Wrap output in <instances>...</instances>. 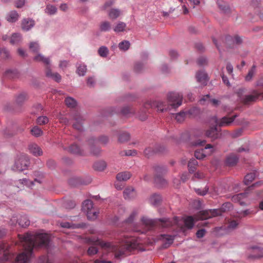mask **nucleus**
<instances>
[{
    "instance_id": "nucleus-1",
    "label": "nucleus",
    "mask_w": 263,
    "mask_h": 263,
    "mask_svg": "<svg viewBox=\"0 0 263 263\" xmlns=\"http://www.w3.org/2000/svg\"><path fill=\"white\" fill-rule=\"evenodd\" d=\"M18 237L23 242L24 251L16 257V263H27L31 256L33 247L47 246L49 241L47 234L32 235L28 233L24 236L18 235Z\"/></svg>"
},
{
    "instance_id": "nucleus-2",
    "label": "nucleus",
    "mask_w": 263,
    "mask_h": 263,
    "mask_svg": "<svg viewBox=\"0 0 263 263\" xmlns=\"http://www.w3.org/2000/svg\"><path fill=\"white\" fill-rule=\"evenodd\" d=\"M84 242L88 245H99L103 249H108L115 252V256L117 258L124 257L133 250L136 249L138 243L135 241H126L121 245H113L110 242L101 241L98 238H86Z\"/></svg>"
},
{
    "instance_id": "nucleus-3",
    "label": "nucleus",
    "mask_w": 263,
    "mask_h": 263,
    "mask_svg": "<svg viewBox=\"0 0 263 263\" xmlns=\"http://www.w3.org/2000/svg\"><path fill=\"white\" fill-rule=\"evenodd\" d=\"M183 96L179 93L171 92L167 95L168 107L173 109H176L182 103Z\"/></svg>"
},
{
    "instance_id": "nucleus-4",
    "label": "nucleus",
    "mask_w": 263,
    "mask_h": 263,
    "mask_svg": "<svg viewBox=\"0 0 263 263\" xmlns=\"http://www.w3.org/2000/svg\"><path fill=\"white\" fill-rule=\"evenodd\" d=\"M244 90L240 89L237 92L240 100L245 105H249L252 102H255L260 96H261V92H258L256 90H254L252 91V94L249 95H246L243 97L241 96L243 93Z\"/></svg>"
},
{
    "instance_id": "nucleus-5",
    "label": "nucleus",
    "mask_w": 263,
    "mask_h": 263,
    "mask_svg": "<svg viewBox=\"0 0 263 263\" xmlns=\"http://www.w3.org/2000/svg\"><path fill=\"white\" fill-rule=\"evenodd\" d=\"M29 165V160L28 158L25 155L22 154H19L16 157L13 169L22 171L26 170Z\"/></svg>"
},
{
    "instance_id": "nucleus-6",
    "label": "nucleus",
    "mask_w": 263,
    "mask_h": 263,
    "mask_svg": "<svg viewBox=\"0 0 263 263\" xmlns=\"http://www.w3.org/2000/svg\"><path fill=\"white\" fill-rule=\"evenodd\" d=\"M216 3L221 13L228 16L231 15L233 9L228 2L223 0H217Z\"/></svg>"
},
{
    "instance_id": "nucleus-7",
    "label": "nucleus",
    "mask_w": 263,
    "mask_h": 263,
    "mask_svg": "<svg viewBox=\"0 0 263 263\" xmlns=\"http://www.w3.org/2000/svg\"><path fill=\"white\" fill-rule=\"evenodd\" d=\"M149 107L152 108H156L158 110L160 111L161 112H163L171 109V108H169L168 106L166 107V105L164 102L160 101L148 102L144 105V108L145 109H147Z\"/></svg>"
},
{
    "instance_id": "nucleus-8",
    "label": "nucleus",
    "mask_w": 263,
    "mask_h": 263,
    "mask_svg": "<svg viewBox=\"0 0 263 263\" xmlns=\"http://www.w3.org/2000/svg\"><path fill=\"white\" fill-rule=\"evenodd\" d=\"M237 117V115H235L231 117H228L227 116L221 118L219 120L216 117H214L215 123L217 125L220 127L230 126Z\"/></svg>"
},
{
    "instance_id": "nucleus-9",
    "label": "nucleus",
    "mask_w": 263,
    "mask_h": 263,
    "mask_svg": "<svg viewBox=\"0 0 263 263\" xmlns=\"http://www.w3.org/2000/svg\"><path fill=\"white\" fill-rule=\"evenodd\" d=\"M91 181L90 178L84 179L81 177L73 176L69 179L68 183L71 186H75L78 185H87L90 183Z\"/></svg>"
},
{
    "instance_id": "nucleus-10",
    "label": "nucleus",
    "mask_w": 263,
    "mask_h": 263,
    "mask_svg": "<svg viewBox=\"0 0 263 263\" xmlns=\"http://www.w3.org/2000/svg\"><path fill=\"white\" fill-rule=\"evenodd\" d=\"M252 253L248 255V258L252 259H257L263 258V248L257 246H252L250 248Z\"/></svg>"
},
{
    "instance_id": "nucleus-11",
    "label": "nucleus",
    "mask_w": 263,
    "mask_h": 263,
    "mask_svg": "<svg viewBox=\"0 0 263 263\" xmlns=\"http://www.w3.org/2000/svg\"><path fill=\"white\" fill-rule=\"evenodd\" d=\"M159 239L163 242L161 249H167L173 243L174 237L171 235L163 234L160 236Z\"/></svg>"
},
{
    "instance_id": "nucleus-12",
    "label": "nucleus",
    "mask_w": 263,
    "mask_h": 263,
    "mask_svg": "<svg viewBox=\"0 0 263 263\" xmlns=\"http://www.w3.org/2000/svg\"><path fill=\"white\" fill-rule=\"evenodd\" d=\"M242 43V40L238 35H235L233 38L229 37L226 40V46L228 48H234V45H240Z\"/></svg>"
},
{
    "instance_id": "nucleus-13",
    "label": "nucleus",
    "mask_w": 263,
    "mask_h": 263,
    "mask_svg": "<svg viewBox=\"0 0 263 263\" xmlns=\"http://www.w3.org/2000/svg\"><path fill=\"white\" fill-rule=\"evenodd\" d=\"M205 135L211 138L212 141L217 139L220 137L221 134L219 133L216 126L210 127L206 131Z\"/></svg>"
},
{
    "instance_id": "nucleus-14",
    "label": "nucleus",
    "mask_w": 263,
    "mask_h": 263,
    "mask_svg": "<svg viewBox=\"0 0 263 263\" xmlns=\"http://www.w3.org/2000/svg\"><path fill=\"white\" fill-rule=\"evenodd\" d=\"M28 148L29 152L34 156L38 157L43 154L42 149L35 143H30L28 145Z\"/></svg>"
},
{
    "instance_id": "nucleus-15",
    "label": "nucleus",
    "mask_w": 263,
    "mask_h": 263,
    "mask_svg": "<svg viewBox=\"0 0 263 263\" xmlns=\"http://www.w3.org/2000/svg\"><path fill=\"white\" fill-rule=\"evenodd\" d=\"M247 197V193H243L236 194L232 197V200L235 202H238L241 205H246V199Z\"/></svg>"
},
{
    "instance_id": "nucleus-16",
    "label": "nucleus",
    "mask_w": 263,
    "mask_h": 263,
    "mask_svg": "<svg viewBox=\"0 0 263 263\" xmlns=\"http://www.w3.org/2000/svg\"><path fill=\"white\" fill-rule=\"evenodd\" d=\"M199 112V109L197 108H194L192 109H190L187 111V112H185L184 111H181L176 115V119L178 122H182L184 119L186 114L189 115H192L194 112Z\"/></svg>"
},
{
    "instance_id": "nucleus-17",
    "label": "nucleus",
    "mask_w": 263,
    "mask_h": 263,
    "mask_svg": "<svg viewBox=\"0 0 263 263\" xmlns=\"http://www.w3.org/2000/svg\"><path fill=\"white\" fill-rule=\"evenodd\" d=\"M197 81L202 85H205L208 81V74L204 71H199L196 73Z\"/></svg>"
},
{
    "instance_id": "nucleus-18",
    "label": "nucleus",
    "mask_w": 263,
    "mask_h": 263,
    "mask_svg": "<svg viewBox=\"0 0 263 263\" xmlns=\"http://www.w3.org/2000/svg\"><path fill=\"white\" fill-rule=\"evenodd\" d=\"M97 141L93 138H91L87 140V143L90 148V152L95 156H98L100 154L101 151L98 147L95 146V144Z\"/></svg>"
},
{
    "instance_id": "nucleus-19",
    "label": "nucleus",
    "mask_w": 263,
    "mask_h": 263,
    "mask_svg": "<svg viewBox=\"0 0 263 263\" xmlns=\"http://www.w3.org/2000/svg\"><path fill=\"white\" fill-rule=\"evenodd\" d=\"M212 218V216L210 214V211H200L195 216V221L198 220H203L205 219H207L209 218Z\"/></svg>"
},
{
    "instance_id": "nucleus-20",
    "label": "nucleus",
    "mask_w": 263,
    "mask_h": 263,
    "mask_svg": "<svg viewBox=\"0 0 263 263\" xmlns=\"http://www.w3.org/2000/svg\"><path fill=\"white\" fill-rule=\"evenodd\" d=\"M76 122L72 125L73 127L79 132H82L84 130V127L82 123V118L78 115H76L73 117Z\"/></svg>"
},
{
    "instance_id": "nucleus-21",
    "label": "nucleus",
    "mask_w": 263,
    "mask_h": 263,
    "mask_svg": "<svg viewBox=\"0 0 263 263\" xmlns=\"http://www.w3.org/2000/svg\"><path fill=\"white\" fill-rule=\"evenodd\" d=\"M65 150H67L69 153L78 155H83V151L77 144H72L69 148H64Z\"/></svg>"
},
{
    "instance_id": "nucleus-22",
    "label": "nucleus",
    "mask_w": 263,
    "mask_h": 263,
    "mask_svg": "<svg viewBox=\"0 0 263 263\" xmlns=\"http://www.w3.org/2000/svg\"><path fill=\"white\" fill-rule=\"evenodd\" d=\"M120 113L122 116L128 117L130 115H135L136 111L133 107L126 106L121 109Z\"/></svg>"
},
{
    "instance_id": "nucleus-23",
    "label": "nucleus",
    "mask_w": 263,
    "mask_h": 263,
    "mask_svg": "<svg viewBox=\"0 0 263 263\" xmlns=\"http://www.w3.org/2000/svg\"><path fill=\"white\" fill-rule=\"evenodd\" d=\"M136 195L135 189L133 187H127L123 192V196L125 199H129L134 198Z\"/></svg>"
},
{
    "instance_id": "nucleus-24",
    "label": "nucleus",
    "mask_w": 263,
    "mask_h": 263,
    "mask_svg": "<svg viewBox=\"0 0 263 263\" xmlns=\"http://www.w3.org/2000/svg\"><path fill=\"white\" fill-rule=\"evenodd\" d=\"M141 220L143 224L148 229L154 227L157 224L156 220L149 219L145 217H142Z\"/></svg>"
},
{
    "instance_id": "nucleus-25",
    "label": "nucleus",
    "mask_w": 263,
    "mask_h": 263,
    "mask_svg": "<svg viewBox=\"0 0 263 263\" xmlns=\"http://www.w3.org/2000/svg\"><path fill=\"white\" fill-rule=\"evenodd\" d=\"M238 157L234 155H230L226 159V164L228 166H233L235 165L238 161Z\"/></svg>"
},
{
    "instance_id": "nucleus-26",
    "label": "nucleus",
    "mask_w": 263,
    "mask_h": 263,
    "mask_svg": "<svg viewBox=\"0 0 263 263\" xmlns=\"http://www.w3.org/2000/svg\"><path fill=\"white\" fill-rule=\"evenodd\" d=\"M34 25V21L29 18H25L22 21V28L23 30L28 31Z\"/></svg>"
},
{
    "instance_id": "nucleus-27",
    "label": "nucleus",
    "mask_w": 263,
    "mask_h": 263,
    "mask_svg": "<svg viewBox=\"0 0 263 263\" xmlns=\"http://www.w3.org/2000/svg\"><path fill=\"white\" fill-rule=\"evenodd\" d=\"M155 183L159 187L165 186L167 184V181L161 175L155 176Z\"/></svg>"
},
{
    "instance_id": "nucleus-28",
    "label": "nucleus",
    "mask_w": 263,
    "mask_h": 263,
    "mask_svg": "<svg viewBox=\"0 0 263 263\" xmlns=\"http://www.w3.org/2000/svg\"><path fill=\"white\" fill-rule=\"evenodd\" d=\"M195 219L192 216H187L184 218L183 222L185 227L188 229H192L194 226Z\"/></svg>"
},
{
    "instance_id": "nucleus-29",
    "label": "nucleus",
    "mask_w": 263,
    "mask_h": 263,
    "mask_svg": "<svg viewBox=\"0 0 263 263\" xmlns=\"http://www.w3.org/2000/svg\"><path fill=\"white\" fill-rule=\"evenodd\" d=\"M106 163L104 161H99L96 162L93 165V167L95 170L102 172L104 171L106 167Z\"/></svg>"
},
{
    "instance_id": "nucleus-30",
    "label": "nucleus",
    "mask_w": 263,
    "mask_h": 263,
    "mask_svg": "<svg viewBox=\"0 0 263 263\" xmlns=\"http://www.w3.org/2000/svg\"><path fill=\"white\" fill-rule=\"evenodd\" d=\"M131 177V174L128 172H124L118 173L116 176V178L118 181H123L129 179Z\"/></svg>"
},
{
    "instance_id": "nucleus-31",
    "label": "nucleus",
    "mask_w": 263,
    "mask_h": 263,
    "mask_svg": "<svg viewBox=\"0 0 263 263\" xmlns=\"http://www.w3.org/2000/svg\"><path fill=\"white\" fill-rule=\"evenodd\" d=\"M93 209V202L90 200H85L82 204V210L84 213Z\"/></svg>"
},
{
    "instance_id": "nucleus-32",
    "label": "nucleus",
    "mask_w": 263,
    "mask_h": 263,
    "mask_svg": "<svg viewBox=\"0 0 263 263\" xmlns=\"http://www.w3.org/2000/svg\"><path fill=\"white\" fill-rule=\"evenodd\" d=\"M154 168L155 172V176L166 173L167 171L166 167L159 165L154 166Z\"/></svg>"
},
{
    "instance_id": "nucleus-33",
    "label": "nucleus",
    "mask_w": 263,
    "mask_h": 263,
    "mask_svg": "<svg viewBox=\"0 0 263 263\" xmlns=\"http://www.w3.org/2000/svg\"><path fill=\"white\" fill-rule=\"evenodd\" d=\"M18 16L16 11H12L8 14L7 20L9 22L13 23L18 20Z\"/></svg>"
},
{
    "instance_id": "nucleus-34",
    "label": "nucleus",
    "mask_w": 263,
    "mask_h": 263,
    "mask_svg": "<svg viewBox=\"0 0 263 263\" xmlns=\"http://www.w3.org/2000/svg\"><path fill=\"white\" fill-rule=\"evenodd\" d=\"M67 106L69 108H74L77 105V101L72 97H67L65 100Z\"/></svg>"
},
{
    "instance_id": "nucleus-35",
    "label": "nucleus",
    "mask_w": 263,
    "mask_h": 263,
    "mask_svg": "<svg viewBox=\"0 0 263 263\" xmlns=\"http://www.w3.org/2000/svg\"><path fill=\"white\" fill-rule=\"evenodd\" d=\"M18 222L22 227H26L30 224V221L26 216H21L18 219Z\"/></svg>"
},
{
    "instance_id": "nucleus-36",
    "label": "nucleus",
    "mask_w": 263,
    "mask_h": 263,
    "mask_svg": "<svg viewBox=\"0 0 263 263\" xmlns=\"http://www.w3.org/2000/svg\"><path fill=\"white\" fill-rule=\"evenodd\" d=\"M198 165V162L195 159H192L188 163L189 173H192L196 170V166Z\"/></svg>"
},
{
    "instance_id": "nucleus-37",
    "label": "nucleus",
    "mask_w": 263,
    "mask_h": 263,
    "mask_svg": "<svg viewBox=\"0 0 263 263\" xmlns=\"http://www.w3.org/2000/svg\"><path fill=\"white\" fill-rule=\"evenodd\" d=\"M27 100V95L25 93H21L17 96L16 102L17 105H22Z\"/></svg>"
},
{
    "instance_id": "nucleus-38",
    "label": "nucleus",
    "mask_w": 263,
    "mask_h": 263,
    "mask_svg": "<svg viewBox=\"0 0 263 263\" xmlns=\"http://www.w3.org/2000/svg\"><path fill=\"white\" fill-rule=\"evenodd\" d=\"M256 71V66L253 65L251 68L249 70L247 76L245 77V80L246 81H250L254 77Z\"/></svg>"
},
{
    "instance_id": "nucleus-39",
    "label": "nucleus",
    "mask_w": 263,
    "mask_h": 263,
    "mask_svg": "<svg viewBox=\"0 0 263 263\" xmlns=\"http://www.w3.org/2000/svg\"><path fill=\"white\" fill-rule=\"evenodd\" d=\"M34 60L38 62H42L46 65H49L50 64V60L48 58L44 57L43 55L39 54L34 57Z\"/></svg>"
},
{
    "instance_id": "nucleus-40",
    "label": "nucleus",
    "mask_w": 263,
    "mask_h": 263,
    "mask_svg": "<svg viewBox=\"0 0 263 263\" xmlns=\"http://www.w3.org/2000/svg\"><path fill=\"white\" fill-rule=\"evenodd\" d=\"M88 219L90 220H95L97 219L98 215V212L94 209L85 213Z\"/></svg>"
},
{
    "instance_id": "nucleus-41",
    "label": "nucleus",
    "mask_w": 263,
    "mask_h": 263,
    "mask_svg": "<svg viewBox=\"0 0 263 263\" xmlns=\"http://www.w3.org/2000/svg\"><path fill=\"white\" fill-rule=\"evenodd\" d=\"M120 14V11L117 9H111L108 13L109 17L112 20H115L119 16Z\"/></svg>"
},
{
    "instance_id": "nucleus-42",
    "label": "nucleus",
    "mask_w": 263,
    "mask_h": 263,
    "mask_svg": "<svg viewBox=\"0 0 263 263\" xmlns=\"http://www.w3.org/2000/svg\"><path fill=\"white\" fill-rule=\"evenodd\" d=\"M130 139V135L127 133H123L119 135L118 141L120 143L127 142Z\"/></svg>"
},
{
    "instance_id": "nucleus-43",
    "label": "nucleus",
    "mask_w": 263,
    "mask_h": 263,
    "mask_svg": "<svg viewBox=\"0 0 263 263\" xmlns=\"http://www.w3.org/2000/svg\"><path fill=\"white\" fill-rule=\"evenodd\" d=\"M30 132L31 134L35 137H39L42 136L43 134L42 129L36 126L33 127Z\"/></svg>"
},
{
    "instance_id": "nucleus-44",
    "label": "nucleus",
    "mask_w": 263,
    "mask_h": 263,
    "mask_svg": "<svg viewBox=\"0 0 263 263\" xmlns=\"http://www.w3.org/2000/svg\"><path fill=\"white\" fill-rule=\"evenodd\" d=\"M21 40V35L18 33H13L10 39V43L12 44H17Z\"/></svg>"
},
{
    "instance_id": "nucleus-45",
    "label": "nucleus",
    "mask_w": 263,
    "mask_h": 263,
    "mask_svg": "<svg viewBox=\"0 0 263 263\" xmlns=\"http://www.w3.org/2000/svg\"><path fill=\"white\" fill-rule=\"evenodd\" d=\"M255 178V174L254 173L248 174L245 177L244 182L246 185L249 184L253 181Z\"/></svg>"
},
{
    "instance_id": "nucleus-46",
    "label": "nucleus",
    "mask_w": 263,
    "mask_h": 263,
    "mask_svg": "<svg viewBox=\"0 0 263 263\" xmlns=\"http://www.w3.org/2000/svg\"><path fill=\"white\" fill-rule=\"evenodd\" d=\"M130 45L129 42L125 40L119 43V47L122 50L126 51L129 49Z\"/></svg>"
},
{
    "instance_id": "nucleus-47",
    "label": "nucleus",
    "mask_w": 263,
    "mask_h": 263,
    "mask_svg": "<svg viewBox=\"0 0 263 263\" xmlns=\"http://www.w3.org/2000/svg\"><path fill=\"white\" fill-rule=\"evenodd\" d=\"M126 27V24L123 22H119L114 28V30L115 32H119L124 31Z\"/></svg>"
},
{
    "instance_id": "nucleus-48",
    "label": "nucleus",
    "mask_w": 263,
    "mask_h": 263,
    "mask_svg": "<svg viewBox=\"0 0 263 263\" xmlns=\"http://www.w3.org/2000/svg\"><path fill=\"white\" fill-rule=\"evenodd\" d=\"M60 226L62 228H72V229H75L80 228L81 227L80 224H72L70 222H65L60 223Z\"/></svg>"
},
{
    "instance_id": "nucleus-49",
    "label": "nucleus",
    "mask_w": 263,
    "mask_h": 263,
    "mask_svg": "<svg viewBox=\"0 0 263 263\" xmlns=\"http://www.w3.org/2000/svg\"><path fill=\"white\" fill-rule=\"evenodd\" d=\"M161 201V196L159 195L154 194L151 197V202L154 205L159 204Z\"/></svg>"
},
{
    "instance_id": "nucleus-50",
    "label": "nucleus",
    "mask_w": 263,
    "mask_h": 263,
    "mask_svg": "<svg viewBox=\"0 0 263 263\" xmlns=\"http://www.w3.org/2000/svg\"><path fill=\"white\" fill-rule=\"evenodd\" d=\"M49 122V119L46 116H40L36 119V123L40 125H45Z\"/></svg>"
},
{
    "instance_id": "nucleus-51",
    "label": "nucleus",
    "mask_w": 263,
    "mask_h": 263,
    "mask_svg": "<svg viewBox=\"0 0 263 263\" xmlns=\"http://www.w3.org/2000/svg\"><path fill=\"white\" fill-rule=\"evenodd\" d=\"M99 55L102 57H106L108 54V50L105 46H101L98 50Z\"/></svg>"
},
{
    "instance_id": "nucleus-52",
    "label": "nucleus",
    "mask_w": 263,
    "mask_h": 263,
    "mask_svg": "<svg viewBox=\"0 0 263 263\" xmlns=\"http://www.w3.org/2000/svg\"><path fill=\"white\" fill-rule=\"evenodd\" d=\"M87 71L86 66L85 65H80L77 69V73L80 76H84Z\"/></svg>"
},
{
    "instance_id": "nucleus-53",
    "label": "nucleus",
    "mask_w": 263,
    "mask_h": 263,
    "mask_svg": "<svg viewBox=\"0 0 263 263\" xmlns=\"http://www.w3.org/2000/svg\"><path fill=\"white\" fill-rule=\"evenodd\" d=\"M110 28V24L107 21L102 22L100 25V30L102 31H106Z\"/></svg>"
},
{
    "instance_id": "nucleus-54",
    "label": "nucleus",
    "mask_w": 263,
    "mask_h": 263,
    "mask_svg": "<svg viewBox=\"0 0 263 263\" xmlns=\"http://www.w3.org/2000/svg\"><path fill=\"white\" fill-rule=\"evenodd\" d=\"M137 154V152L136 150H126L123 152H121L120 154L121 156H135Z\"/></svg>"
},
{
    "instance_id": "nucleus-55",
    "label": "nucleus",
    "mask_w": 263,
    "mask_h": 263,
    "mask_svg": "<svg viewBox=\"0 0 263 263\" xmlns=\"http://www.w3.org/2000/svg\"><path fill=\"white\" fill-rule=\"evenodd\" d=\"M30 49L33 52H37L39 50V46L36 42H31L29 45Z\"/></svg>"
},
{
    "instance_id": "nucleus-56",
    "label": "nucleus",
    "mask_w": 263,
    "mask_h": 263,
    "mask_svg": "<svg viewBox=\"0 0 263 263\" xmlns=\"http://www.w3.org/2000/svg\"><path fill=\"white\" fill-rule=\"evenodd\" d=\"M0 55L5 59H8L10 57L9 52L6 48H2L0 50Z\"/></svg>"
},
{
    "instance_id": "nucleus-57",
    "label": "nucleus",
    "mask_w": 263,
    "mask_h": 263,
    "mask_svg": "<svg viewBox=\"0 0 263 263\" xmlns=\"http://www.w3.org/2000/svg\"><path fill=\"white\" fill-rule=\"evenodd\" d=\"M198 64L200 66H204L208 65V60L206 57H200L197 60Z\"/></svg>"
},
{
    "instance_id": "nucleus-58",
    "label": "nucleus",
    "mask_w": 263,
    "mask_h": 263,
    "mask_svg": "<svg viewBox=\"0 0 263 263\" xmlns=\"http://www.w3.org/2000/svg\"><path fill=\"white\" fill-rule=\"evenodd\" d=\"M232 204L230 202H226L223 203L221 208V210L224 212L229 211L232 208Z\"/></svg>"
},
{
    "instance_id": "nucleus-59",
    "label": "nucleus",
    "mask_w": 263,
    "mask_h": 263,
    "mask_svg": "<svg viewBox=\"0 0 263 263\" xmlns=\"http://www.w3.org/2000/svg\"><path fill=\"white\" fill-rule=\"evenodd\" d=\"M98 252V249L93 246L90 247L87 250V254L89 256L97 254Z\"/></svg>"
},
{
    "instance_id": "nucleus-60",
    "label": "nucleus",
    "mask_w": 263,
    "mask_h": 263,
    "mask_svg": "<svg viewBox=\"0 0 263 263\" xmlns=\"http://www.w3.org/2000/svg\"><path fill=\"white\" fill-rule=\"evenodd\" d=\"M195 157L198 159H202L205 157L202 151H196L194 154Z\"/></svg>"
},
{
    "instance_id": "nucleus-61",
    "label": "nucleus",
    "mask_w": 263,
    "mask_h": 263,
    "mask_svg": "<svg viewBox=\"0 0 263 263\" xmlns=\"http://www.w3.org/2000/svg\"><path fill=\"white\" fill-rule=\"evenodd\" d=\"M209 190V188L207 186H205L203 190H201L200 189H195L196 192L200 195H205Z\"/></svg>"
},
{
    "instance_id": "nucleus-62",
    "label": "nucleus",
    "mask_w": 263,
    "mask_h": 263,
    "mask_svg": "<svg viewBox=\"0 0 263 263\" xmlns=\"http://www.w3.org/2000/svg\"><path fill=\"white\" fill-rule=\"evenodd\" d=\"M57 8L55 6L49 5L47 7V12L49 14H53L57 12Z\"/></svg>"
},
{
    "instance_id": "nucleus-63",
    "label": "nucleus",
    "mask_w": 263,
    "mask_h": 263,
    "mask_svg": "<svg viewBox=\"0 0 263 263\" xmlns=\"http://www.w3.org/2000/svg\"><path fill=\"white\" fill-rule=\"evenodd\" d=\"M138 118L141 121H144L147 119V116L146 112L144 110H141L139 112V115H138Z\"/></svg>"
},
{
    "instance_id": "nucleus-64",
    "label": "nucleus",
    "mask_w": 263,
    "mask_h": 263,
    "mask_svg": "<svg viewBox=\"0 0 263 263\" xmlns=\"http://www.w3.org/2000/svg\"><path fill=\"white\" fill-rule=\"evenodd\" d=\"M210 98V96L209 95L203 96L202 98L199 100V102L201 105H204L205 101H209Z\"/></svg>"
}]
</instances>
